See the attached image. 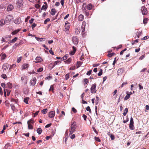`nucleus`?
<instances>
[{
  "label": "nucleus",
  "mask_w": 149,
  "mask_h": 149,
  "mask_svg": "<svg viewBox=\"0 0 149 149\" xmlns=\"http://www.w3.org/2000/svg\"><path fill=\"white\" fill-rule=\"evenodd\" d=\"M86 26V22L83 21L82 22V25L81 26V29L80 27H77L76 28L75 32L76 34H78L80 33L81 31V34L83 35L84 33V31Z\"/></svg>",
  "instance_id": "nucleus-1"
},
{
  "label": "nucleus",
  "mask_w": 149,
  "mask_h": 149,
  "mask_svg": "<svg viewBox=\"0 0 149 149\" xmlns=\"http://www.w3.org/2000/svg\"><path fill=\"white\" fill-rule=\"evenodd\" d=\"M24 3L23 0H18L16 3V6L18 8L22 7L23 6Z\"/></svg>",
  "instance_id": "nucleus-2"
},
{
  "label": "nucleus",
  "mask_w": 149,
  "mask_h": 149,
  "mask_svg": "<svg viewBox=\"0 0 149 149\" xmlns=\"http://www.w3.org/2000/svg\"><path fill=\"white\" fill-rule=\"evenodd\" d=\"M134 122L133 118L131 117L130 118V124L129 125L130 128L131 130H133L134 129V126L133 125Z\"/></svg>",
  "instance_id": "nucleus-3"
},
{
  "label": "nucleus",
  "mask_w": 149,
  "mask_h": 149,
  "mask_svg": "<svg viewBox=\"0 0 149 149\" xmlns=\"http://www.w3.org/2000/svg\"><path fill=\"white\" fill-rule=\"evenodd\" d=\"M72 41L74 45H76L78 44V39L77 36L73 37L72 38Z\"/></svg>",
  "instance_id": "nucleus-4"
},
{
  "label": "nucleus",
  "mask_w": 149,
  "mask_h": 149,
  "mask_svg": "<svg viewBox=\"0 0 149 149\" xmlns=\"http://www.w3.org/2000/svg\"><path fill=\"white\" fill-rule=\"evenodd\" d=\"M96 84H94L92 85L91 88V93H95L96 92Z\"/></svg>",
  "instance_id": "nucleus-5"
},
{
  "label": "nucleus",
  "mask_w": 149,
  "mask_h": 149,
  "mask_svg": "<svg viewBox=\"0 0 149 149\" xmlns=\"http://www.w3.org/2000/svg\"><path fill=\"white\" fill-rule=\"evenodd\" d=\"M141 10L143 15H146L148 13L147 9L145 6H143L141 7Z\"/></svg>",
  "instance_id": "nucleus-6"
},
{
  "label": "nucleus",
  "mask_w": 149,
  "mask_h": 149,
  "mask_svg": "<svg viewBox=\"0 0 149 149\" xmlns=\"http://www.w3.org/2000/svg\"><path fill=\"white\" fill-rule=\"evenodd\" d=\"M13 19V17L12 16L10 15H8L7 16L6 18L5 21L6 22H7L8 23L10 22Z\"/></svg>",
  "instance_id": "nucleus-7"
},
{
  "label": "nucleus",
  "mask_w": 149,
  "mask_h": 149,
  "mask_svg": "<svg viewBox=\"0 0 149 149\" xmlns=\"http://www.w3.org/2000/svg\"><path fill=\"white\" fill-rule=\"evenodd\" d=\"M55 115V112L54 111H51L49 113L48 116L51 118L54 117Z\"/></svg>",
  "instance_id": "nucleus-8"
},
{
  "label": "nucleus",
  "mask_w": 149,
  "mask_h": 149,
  "mask_svg": "<svg viewBox=\"0 0 149 149\" xmlns=\"http://www.w3.org/2000/svg\"><path fill=\"white\" fill-rule=\"evenodd\" d=\"M76 127V124L75 122H73L71 125V128L72 130H74Z\"/></svg>",
  "instance_id": "nucleus-9"
},
{
  "label": "nucleus",
  "mask_w": 149,
  "mask_h": 149,
  "mask_svg": "<svg viewBox=\"0 0 149 149\" xmlns=\"http://www.w3.org/2000/svg\"><path fill=\"white\" fill-rule=\"evenodd\" d=\"M36 60L35 62L36 63H38L41 62L42 61V59L40 57L37 56L36 58Z\"/></svg>",
  "instance_id": "nucleus-10"
},
{
  "label": "nucleus",
  "mask_w": 149,
  "mask_h": 149,
  "mask_svg": "<svg viewBox=\"0 0 149 149\" xmlns=\"http://www.w3.org/2000/svg\"><path fill=\"white\" fill-rule=\"evenodd\" d=\"M14 8L13 5L10 4L7 7V11H10L12 10Z\"/></svg>",
  "instance_id": "nucleus-11"
},
{
  "label": "nucleus",
  "mask_w": 149,
  "mask_h": 149,
  "mask_svg": "<svg viewBox=\"0 0 149 149\" xmlns=\"http://www.w3.org/2000/svg\"><path fill=\"white\" fill-rule=\"evenodd\" d=\"M36 78L35 77L33 78V80L31 81V85L34 86L36 84Z\"/></svg>",
  "instance_id": "nucleus-12"
},
{
  "label": "nucleus",
  "mask_w": 149,
  "mask_h": 149,
  "mask_svg": "<svg viewBox=\"0 0 149 149\" xmlns=\"http://www.w3.org/2000/svg\"><path fill=\"white\" fill-rule=\"evenodd\" d=\"M73 50L72 51H71L70 53V54L71 55H73L75 53V52L76 51V48L75 47H73Z\"/></svg>",
  "instance_id": "nucleus-13"
},
{
  "label": "nucleus",
  "mask_w": 149,
  "mask_h": 149,
  "mask_svg": "<svg viewBox=\"0 0 149 149\" xmlns=\"http://www.w3.org/2000/svg\"><path fill=\"white\" fill-rule=\"evenodd\" d=\"M84 18V16L81 14H80L78 16V19L79 21H81L83 20Z\"/></svg>",
  "instance_id": "nucleus-14"
},
{
  "label": "nucleus",
  "mask_w": 149,
  "mask_h": 149,
  "mask_svg": "<svg viewBox=\"0 0 149 149\" xmlns=\"http://www.w3.org/2000/svg\"><path fill=\"white\" fill-rule=\"evenodd\" d=\"M93 7V5L91 3L88 4L87 6V9L89 10L92 9Z\"/></svg>",
  "instance_id": "nucleus-15"
},
{
  "label": "nucleus",
  "mask_w": 149,
  "mask_h": 149,
  "mask_svg": "<svg viewBox=\"0 0 149 149\" xmlns=\"http://www.w3.org/2000/svg\"><path fill=\"white\" fill-rule=\"evenodd\" d=\"M20 30V29H18L17 30H15L12 32L11 33V34L13 35H14L17 33Z\"/></svg>",
  "instance_id": "nucleus-16"
},
{
  "label": "nucleus",
  "mask_w": 149,
  "mask_h": 149,
  "mask_svg": "<svg viewBox=\"0 0 149 149\" xmlns=\"http://www.w3.org/2000/svg\"><path fill=\"white\" fill-rule=\"evenodd\" d=\"M9 67V65L8 64H4L2 67V68L3 70H6V68L8 69Z\"/></svg>",
  "instance_id": "nucleus-17"
},
{
  "label": "nucleus",
  "mask_w": 149,
  "mask_h": 149,
  "mask_svg": "<svg viewBox=\"0 0 149 149\" xmlns=\"http://www.w3.org/2000/svg\"><path fill=\"white\" fill-rule=\"evenodd\" d=\"M18 38L17 37H15L14 39H13L10 42H9L8 43H14L17 40Z\"/></svg>",
  "instance_id": "nucleus-18"
},
{
  "label": "nucleus",
  "mask_w": 149,
  "mask_h": 149,
  "mask_svg": "<svg viewBox=\"0 0 149 149\" xmlns=\"http://www.w3.org/2000/svg\"><path fill=\"white\" fill-rule=\"evenodd\" d=\"M56 13L55 9L53 8H52L51 11V14L52 15H55Z\"/></svg>",
  "instance_id": "nucleus-19"
},
{
  "label": "nucleus",
  "mask_w": 149,
  "mask_h": 149,
  "mask_svg": "<svg viewBox=\"0 0 149 149\" xmlns=\"http://www.w3.org/2000/svg\"><path fill=\"white\" fill-rule=\"evenodd\" d=\"M108 134L109 136H110L111 139L112 140H113L115 139V136L114 135L112 134H111L109 132L108 133Z\"/></svg>",
  "instance_id": "nucleus-20"
},
{
  "label": "nucleus",
  "mask_w": 149,
  "mask_h": 149,
  "mask_svg": "<svg viewBox=\"0 0 149 149\" xmlns=\"http://www.w3.org/2000/svg\"><path fill=\"white\" fill-rule=\"evenodd\" d=\"M71 61L72 59L71 58H69L66 61H65L64 62L68 64L71 62Z\"/></svg>",
  "instance_id": "nucleus-21"
},
{
  "label": "nucleus",
  "mask_w": 149,
  "mask_h": 149,
  "mask_svg": "<svg viewBox=\"0 0 149 149\" xmlns=\"http://www.w3.org/2000/svg\"><path fill=\"white\" fill-rule=\"evenodd\" d=\"M8 87L9 88H11L13 87L12 84L10 82H8L7 83Z\"/></svg>",
  "instance_id": "nucleus-22"
},
{
  "label": "nucleus",
  "mask_w": 149,
  "mask_h": 149,
  "mask_svg": "<svg viewBox=\"0 0 149 149\" xmlns=\"http://www.w3.org/2000/svg\"><path fill=\"white\" fill-rule=\"evenodd\" d=\"M123 70L122 69H119L117 71V74L118 75H119L120 74L123 73Z\"/></svg>",
  "instance_id": "nucleus-23"
},
{
  "label": "nucleus",
  "mask_w": 149,
  "mask_h": 149,
  "mask_svg": "<svg viewBox=\"0 0 149 149\" xmlns=\"http://www.w3.org/2000/svg\"><path fill=\"white\" fill-rule=\"evenodd\" d=\"M35 38L38 41H42V40H41V39H42V40H43V41H44L45 40V38H38V37H36Z\"/></svg>",
  "instance_id": "nucleus-24"
},
{
  "label": "nucleus",
  "mask_w": 149,
  "mask_h": 149,
  "mask_svg": "<svg viewBox=\"0 0 149 149\" xmlns=\"http://www.w3.org/2000/svg\"><path fill=\"white\" fill-rule=\"evenodd\" d=\"M29 65L28 64H25L22 65V69H25L28 68Z\"/></svg>",
  "instance_id": "nucleus-25"
},
{
  "label": "nucleus",
  "mask_w": 149,
  "mask_h": 149,
  "mask_svg": "<svg viewBox=\"0 0 149 149\" xmlns=\"http://www.w3.org/2000/svg\"><path fill=\"white\" fill-rule=\"evenodd\" d=\"M5 21H4L3 19H1L0 20V26H1L5 24Z\"/></svg>",
  "instance_id": "nucleus-26"
},
{
  "label": "nucleus",
  "mask_w": 149,
  "mask_h": 149,
  "mask_svg": "<svg viewBox=\"0 0 149 149\" xmlns=\"http://www.w3.org/2000/svg\"><path fill=\"white\" fill-rule=\"evenodd\" d=\"M128 109L127 108H126L125 109L124 112L123 113V115L124 116H125L126 115L127 113L128 112Z\"/></svg>",
  "instance_id": "nucleus-27"
},
{
  "label": "nucleus",
  "mask_w": 149,
  "mask_h": 149,
  "mask_svg": "<svg viewBox=\"0 0 149 149\" xmlns=\"http://www.w3.org/2000/svg\"><path fill=\"white\" fill-rule=\"evenodd\" d=\"M28 129L29 130H32L33 128V126L31 124H28Z\"/></svg>",
  "instance_id": "nucleus-28"
},
{
  "label": "nucleus",
  "mask_w": 149,
  "mask_h": 149,
  "mask_svg": "<svg viewBox=\"0 0 149 149\" xmlns=\"http://www.w3.org/2000/svg\"><path fill=\"white\" fill-rule=\"evenodd\" d=\"M148 19L147 18H145L143 20V23L144 24H146L147 22Z\"/></svg>",
  "instance_id": "nucleus-29"
},
{
  "label": "nucleus",
  "mask_w": 149,
  "mask_h": 149,
  "mask_svg": "<svg viewBox=\"0 0 149 149\" xmlns=\"http://www.w3.org/2000/svg\"><path fill=\"white\" fill-rule=\"evenodd\" d=\"M88 79H85L84 80V85H86L87 83H88Z\"/></svg>",
  "instance_id": "nucleus-30"
},
{
  "label": "nucleus",
  "mask_w": 149,
  "mask_h": 149,
  "mask_svg": "<svg viewBox=\"0 0 149 149\" xmlns=\"http://www.w3.org/2000/svg\"><path fill=\"white\" fill-rule=\"evenodd\" d=\"M6 56V55L5 54H3L1 56V59L2 60H4L5 59Z\"/></svg>",
  "instance_id": "nucleus-31"
},
{
  "label": "nucleus",
  "mask_w": 149,
  "mask_h": 149,
  "mask_svg": "<svg viewBox=\"0 0 149 149\" xmlns=\"http://www.w3.org/2000/svg\"><path fill=\"white\" fill-rule=\"evenodd\" d=\"M47 109H45L41 111V112L43 114H45L47 112Z\"/></svg>",
  "instance_id": "nucleus-32"
},
{
  "label": "nucleus",
  "mask_w": 149,
  "mask_h": 149,
  "mask_svg": "<svg viewBox=\"0 0 149 149\" xmlns=\"http://www.w3.org/2000/svg\"><path fill=\"white\" fill-rule=\"evenodd\" d=\"M127 95L125 96L124 98V100H126L128 99L130 97V96L129 95H128L127 93Z\"/></svg>",
  "instance_id": "nucleus-33"
},
{
  "label": "nucleus",
  "mask_w": 149,
  "mask_h": 149,
  "mask_svg": "<svg viewBox=\"0 0 149 149\" xmlns=\"http://www.w3.org/2000/svg\"><path fill=\"white\" fill-rule=\"evenodd\" d=\"M47 8L46 6L45 5H43L42 6L41 8V10H45L47 9Z\"/></svg>",
  "instance_id": "nucleus-34"
},
{
  "label": "nucleus",
  "mask_w": 149,
  "mask_h": 149,
  "mask_svg": "<svg viewBox=\"0 0 149 149\" xmlns=\"http://www.w3.org/2000/svg\"><path fill=\"white\" fill-rule=\"evenodd\" d=\"M68 54L65 55L62 58L63 60H66L68 58Z\"/></svg>",
  "instance_id": "nucleus-35"
},
{
  "label": "nucleus",
  "mask_w": 149,
  "mask_h": 149,
  "mask_svg": "<svg viewBox=\"0 0 149 149\" xmlns=\"http://www.w3.org/2000/svg\"><path fill=\"white\" fill-rule=\"evenodd\" d=\"M60 62L59 61H55L54 62V63L53 64V67L55 66L58 63Z\"/></svg>",
  "instance_id": "nucleus-36"
},
{
  "label": "nucleus",
  "mask_w": 149,
  "mask_h": 149,
  "mask_svg": "<svg viewBox=\"0 0 149 149\" xmlns=\"http://www.w3.org/2000/svg\"><path fill=\"white\" fill-rule=\"evenodd\" d=\"M50 21V19L49 18H47L46 19L44 22V23L45 24H46L47 23Z\"/></svg>",
  "instance_id": "nucleus-37"
},
{
  "label": "nucleus",
  "mask_w": 149,
  "mask_h": 149,
  "mask_svg": "<svg viewBox=\"0 0 149 149\" xmlns=\"http://www.w3.org/2000/svg\"><path fill=\"white\" fill-rule=\"evenodd\" d=\"M86 110L87 111H89L90 113H91V109L90 107L88 106L86 108Z\"/></svg>",
  "instance_id": "nucleus-38"
},
{
  "label": "nucleus",
  "mask_w": 149,
  "mask_h": 149,
  "mask_svg": "<svg viewBox=\"0 0 149 149\" xmlns=\"http://www.w3.org/2000/svg\"><path fill=\"white\" fill-rule=\"evenodd\" d=\"M10 106H11V108L12 110L13 111H14V110L15 109V106H14V104H10Z\"/></svg>",
  "instance_id": "nucleus-39"
},
{
  "label": "nucleus",
  "mask_w": 149,
  "mask_h": 149,
  "mask_svg": "<svg viewBox=\"0 0 149 149\" xmlns=\"http://www.w3.org/2000/svg\"><path fill=\"white\" fill-rule=\"evenodd\" d=\"M8 126L7 124L4 125L3 127V129L2 130H4L6 129V128L8 127Z\"/></svg>",
  "instance_id": "nucleus-40"
},
{
  "label": "nucleus",
  "mask_w": 149,
  "mask_h": 149,
  "mask_svg": "<svg viewBox=\"0 0 149 149\" xmlns=\"http://www.w3.org/2000/svg\"><path fill=\"white\" fill-rule=\"evenodd\" d=\"M115 54L114 53H111V54H108V56L109 57H111V56H113V55H114Z\"/></svg>",
  "instance_id": "nucleus-41"
},
{
  "label": "nucleus",
  "mask_w": 149,
  "mask_h": 149,
  "mask_svg": "<svg viewBox=\"0 0 149 149\" xmlns=\"http://www.w3.org/2000/svg\"><path fill=\"white\" fill-rule=\"evenodd\" d=\"M82 63L80 61L77 62V64L78 65V66L77 67V68L79 67L82 64Z\"/></svg>",
  "instance_id": "nucleus-42"
},
{
  "label": "nucleus",
  "mask_w": 149,
  "mask_h": 149,
  "mask_svg": "<svg viewBox=\"0 0 149 149\" xmlns=\"http://www.w3.org/2000/svg\"><path fill=\"white\" fill-rule=\"evenodd\" d=\"M69 78V75L68 74H67L65 76V79L66 80H67Z\"/></svg>",
  "instance_id": "nucleus-43"
},
{
  "label": "nucleus",
  "mask_w": 149,
  "mask_h": 149,
  "mask_svg": "<svg viewBox=\"0 0 149 149\" xmlns=\"http://www.w3.org/2000/svg\"><path fill=\"white\" fill-rule=\"evenodd\" d=\"M33 123V119H30L27 121V124H31V123Z\"/></svg>",
  "instance_id": "nucleus-44"
},
{
  "label": "nucleus",
  "mask_w": 149,
  "mask_h": 149,
  "mask_svg": "<svg viewBox=\"0 0 149 149\" xmlns=\"http://www.w3.org/2000/svg\"><path fill=\"white\" fill-rule=\"evenodd\" d=\"M43 70V69L42 68H40L37 70V72H41Z\"/></svg>",
  "instance_id": "nucleus-45"
},
{
  "label": "nucleus",
  "mask_w": 149,
  "mask_h": 149,
  "mask_svg": "<svg viewBox=\"0 0 149 149\" xmlns=\"http://www.w3.org/2000/svg\"><path fill=\"white\" fill-rule=\"evenodd\" d=\"M22 58V56H20V57H19L17 60V62L18 63H19L21 61Z\"/></svg>",
  "instance_id": "nucleus-46"
},
{
  "label": "nucleus",
  "mask_w": 149,
  "mask_h": 149,
  "mask_svg": "<svg viewBox=\"0 0 149 149\" xmlns=\"http://www.w3.org/2000/svg\"><path fill=\"white\" fill-rule=\"evenodd\" d=\"M102 69L98 73V75L99 76H101L102 74Z\"/></svg>",
  "instance_id": "nucleus-47"
},
{
  "label": "nucleus",
  "mask_w": 149,
  "mask_h": 149,
  "mask_svg": "<svg viewBox=\"0 0 149 149\" xmlns=\"http://www.w3.org/2000/svg\"><path fill=\"white\" fill-rule=\"evenodd\" d=\"M95 140L98 142L100 141V140L98 137H95Z\"/></svg>",
  "instance_id": "nucleus-48"
},
{
  "label": "nucleus",
  "mask_w": 149,
  "mask_h": 149,
  "mask_svg": "<svg viewBox=\"0 0 149 149\" xmlns=\"http://www.w3.org/2000/svg\"><path fill=\"white\" fill-rule=\"evenodd\" d=\"M18 20H19V19H15V21H14V22L15 23V24H19V23H20V21H18Z\"/></svg>",
  "instance_id": "nucleus-49"
},
{
  "label": "nucleus",
  "mask_w": 149,
  "mask_h": 149,
  "mask_svg": "<svg viewBox=\"0 0 149 149\" xmlns=\"http://www.w3.org/2000/svg\"><path fill=\"white\" fill-rule=\"evenodd\" d=\"M149 38V37L148 36H146L143 38H141V40H145Z\"/></svg>",
  "instance_id": "nucleus-50"
},
{
  "label": "nucleus",
  "mask_w": 149,
  "mask_h": 149,
  "mask_svg": "<svg viewBox=\"0 0 149 149\" xmlns=\"http://www.w3.org/2000/svg\"><path fill=\"white\" fill-rule=\"evenodd\" d=\"M91 71H92L91 70L88 71L86 73V74L88 75H90L91 74Z\"/></svg>",
  "instance_id": "nucleus-51"
},
{
  "label": "nucleus",
  "mask_w": 149,
  "mask_h": 149,
  "mask_svg": "<svg viewBox=\"0 0 149 149\" xmlns=\"http://www.w3.org/2000/svg\"><path fill=\"white\" fill-rule=\"evenodd\" d=\"M52 136H47L45 137V138L47 140H48L49 139L51 138H52Z\"/></svg>",
  "instance_id": "nucleus-52"
},
{
  "label": "nucleus",
  "mask_w": 149,
  "mask_h": 149,
  "mask_svg": "<svg viewBox=\"0 0 149 149\" xmlns=\"http://www.w3.org/2000/svg\"><path fill=\"white\" fill-rule=\"evenodd\" d=\"M30 18V16H27V18L25 19V22H27L28 20Z\"/></svg>",
  "instance_id": "nucleus-53"
},
{
  "label": "nucleus",
  "mask_w": 149,
  "mask_h": 149,
  "mask_svg": "<svg viewBox=\"0 0 149 149\" xmlns=\"http://www.w3.org/2000/svg\"><path fill=\"white\" fill-rule=\"evenodd\" d=\"M72 110L74 112V113H75L77 112V111L76 109L74 107H72Z\"/></svg>",
  "instance_id": "nucleus-54"
},
{
  "label": "nucleus",
  "mask_w": 149,
  "mask_h": 149,
  "mask_svg": "<svg viewBox=\"0 0 149 149\" xmlns=\"http://www.w3.org/2000/svg\"><path fill=\"white\" fill-rule=\"evenodd\" d=\"M82 117H83V118H84V120H86V118H87L86 116V115H84V114H83V115Z\"/></svg>",
  "instance_id": "nucleus-55"
},
{
  "label": "nucleus",
  "mask_w": 149,
  "mask_h": 149,
  "mask_svg": "<svg viewBox=\"0 0 149 149\" xmlns=\"http://www.w3.org/2000/svg\"><path fill=\"white\" fill-rule=\"evenodd\" d=\"M36 25V24L35 23H33L32 25V28L33 29L34 27H35Z\"/></svg>",
  "instance_id": "nucleus-56"
},
{
  "label": "nucleus",
  "mask_w": 149,
  "mask_h": 149,
  "mask_svg": "<svg viewBox=\"0 0 149 149\" xmlns=\"http://www.w3.org/2000/svg\"><path fill=\"white\" fill-rule=\"evenodd\" d=\"M75 137V135L74 134H73L70 137L71 139H74Z\"/></svg>",
  "instance_id": "nucleus-57"
},
{
  "label": "nucleus",
  "mask_w": 149,
  "mask_h": 149,
  "mask_svg": "<svg viewBox=\"0 0 149 149\" xmlns=\"http://www.w3.org/2000/svg\"><path fill=\"white\" fill-rule=\"evenodd\" d=\"M39 112V111H36L35 113H34V117H35L36 115H37Z\"/></svg>",
  "instance_id": "nucleus-58"
},
{
  "label": "nucleus",
  "mask_w": 149,
  "mask_h": 149,
  "mask_svg": "<svg viewBox=\"0 0 149 149\" xmlns=\"http://www.w3.org/2000/svg\"><path fill=\"white\" fill-rule=\"evenodd\" d=\"M24 102H25L26 104H28V101L27 100V98H25L24 100Z\"/></svg>",
  "instance_id": "nucleus-59"
},
{
  "label": "nucleus",
  "mask_w": 149,
  "mask_h": 149,
  "mask_svg": "<svg viewBox=\"0 0 149 149\" xmlns=\"http://www.w3.org/2000/svg\"><path fill=\"white\" fill-rule=\"evenodd\" d=\"M1 76L4 79H5L6 77V75L4 74H2Z\"/></svg>",
  "instance_id": "nucleus-60"
},
{
  "label": "nucleus",
  "mask_w": 149,
  "mask_h": 149,
  "mask_svg": "<svg viewBox=\"0 0 149 149\" xmlns=\"http://www.w3.org/2000/svg\"><path fill=\"white\" fill-rule=\"evenodd\" d=\"M144 57L145 56L144 55H143L140 57L139 59L142 60L144 58Z\"/></svg>",
  "instance_id": "nucleus-61"
},
{
  "label": "nucleus",
  "mask_w": 149,
  "mask_h": 149,
  "mask_svg": "<svg viewBox=\"0 0 149 149\" xmlns=\"http://www.w3.org/2000/svg\"><path fill=\"white\" fill-rule=\"evenodd\" d=\"M6 91L7 93V95L8 96L9 95L10 91L7 89H6Z\"/></svg>",
  "instance_id": "nucleus-62"
},
{
  "label": "nucleus",
  "mask_w": 149,
  "mask_h": 149,
  "mask_svg": "<svg viewBox=\"0 0 149 149\" xmlns=\"http://www.w3.org/2000/svg\"><path fill=\"white\" fill-rule=\"evenodd\" d=\"M52 124L51 123H49L47 125H46L45 126V127L47 128L50 127L51 125Z\"/></svg>",
  "instance_id": "nucleus-63"
},
{
  "label": "nucleus",
  "mask_w": 149,
  "mask_h": 149,
  "mask_svg": "<svg viewBox=\"0 0 149 149\" xmlns=\"http://www.w3.org/2000/svg\"><path fill=\"white\" fill-rule=\"evenodd\" d=\"M49 52L52 55H54V54L53 52L52 51L51 49L49 50Z\"/></svg>",
  "instance_id": "nucleus-64"
}]
</instances>
